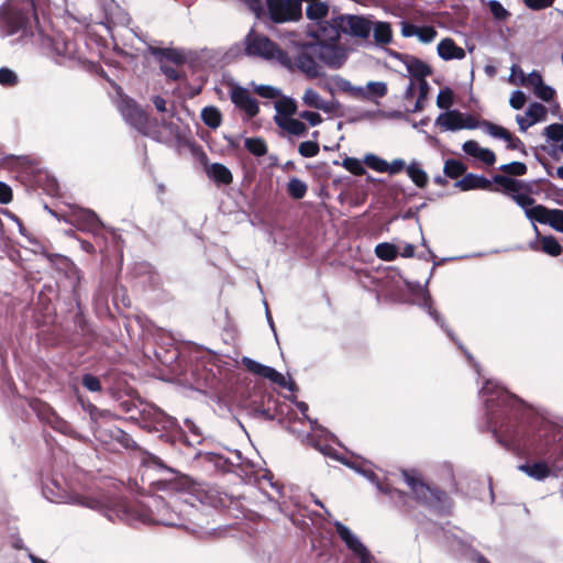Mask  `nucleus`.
Listing matches in <instances>:
<instances>
[{"instance_id":"obj_1","label":"nucleus","mask_w":563,"mask_h":563,"mask_svg":"<svg viewBox=\"0 0 563 563\" xmlns=\"http://www.w3.org/2000/svg\"><path fill=\"white\" fill-rule=\"evenodd\" d=\"M194 500L199 501L201 505H207L212 504L213 498L206 485L185 479L168 503L161 498L153 499L152 512L143 520L145 522L192 530L186 525L185 517L197 519L198 510Z\"/></svg>"},{"instance_id":"obj_2","label":"nucleus","mask_w":563,"mask_h":563,"mask_svg":"<svg viewBox=\"0 0 563 563\" xmlns=\"http://www.w3.org/2000/svg\"><path fill=\"white\" fill-rule=\"evenodd\" d=\"M119 110L133 126L158 142L169 143L181 137V131L175 121L174 112L162 118L158 123L150 120L147 114L133 100L122 99L119 103Z\"/></svg>"},{"instance_id":"obj_3","label":"nucleus","mask_w":563,"mask_h":563,"mask_svg":"<svg viewBox=\"0 0 563 563\" xmlns=\"http://www.w3.org/2000/svg\"><path fill=\"white\" fill-rule=\"evenodd\" d=\"M245 53L249 56H255L277 64L279 66H289L287 52L283 51L276 43L267 36L251 30L244 40Z\"/></svg>"},{"instance_id":"obj_4","label":"nucleus","mask_w":563,"mask_h":563,"mask_svg":"<svg viewBox=\"0 0 563 563\" xmlns=\"http://www.w3.org/2000/svg\"><path fill=\"white\" fill-rule=\"evenodd\" d=\"M43 494L52 503L74 504L90 509H98L100 507V501L98 499L69 493L62 484L55 479L48 482L44 486Z\"/></svg>"},{"instance_id":"obj_5","label":"nucleus","mask_w":563,"mask_h":563,"mask_svg":"<svg viewBox=\"0 0 563 563\" xmlns=\"http://www.w3.org/2000/svg\"><path fill=\"white\" fill-rule=\"evenodd\" d=\"M287 52L289 66H283L288 70H299L308 78H317L322 75V67L307 52V46L296 45Z\"/></svg>"},{"instance_id":"obj_6","label":"nucleus","mask_w":563,"mask_h":563,"mask_svg":"<svg viewBox=\"0 0 563 563\" xmlns=\"http://www.w3.org/2000/svg\"><path fill=\"white\" fill-rule=\"evenodd\" d=\"M434 123L443 131L474 130L479 125L475 117L456 109L441 112Z\"/></svg>"},{"instance_id":"obj_7","label":"nucleus","mask_w":563,"mask_h":563,"mask_svg":"<svg viewBox=\"0 0 563 563\" xmlns=\"http://www.w3.org/2000/svg\"><path fill=\"white\" fill-rule=\"evenodd\" d=\"M338 38L341 33L349 34L358 38H367L372 31V23L364 16L358 15H336L334 24Z\"/></svg>"},{"instance_id":"obj_8","label":"nucleus","mask_w":563,"mask_h":563,"mask_svg":"<svg viewBox=\"0 0 563 563\" xmlns=\"http://www.w3.org/2000/svg\"><path fill=\"white\" fill-rule=\"evenodd\" d=\"M266 2L269 18L276 23L297 21L301 16L300 0H267Z\"/></svg>"},{"instance_id":"obj_9","label":"nucleus","mask_w":563,"mask_h":563,"mask_svg":"<svg viewBox=\"0 0 563 563\" xmlns=\"http://www.w3.org/2000/svg\"><path fill=\"white\" fill-rule=\"evenodd\" d=\"M26 18L14 3L8 2L0 8V36H8L25 24Z\"/></svg>"},{"instance_id":"obj_10","label":"nucleus","mask_w":563,"mask_h":563,"mask_svg":"<svg viewBox=\"0 0 563 563\" xmlns=\"http://www.w3.org/2000/svg\"><path fill=\"white\" fill-rule=\"evenodd\" d=\"M336 41L319 42L317 51L319 59L330 68H340L346 60L351 49L335 44Z\"/></svg>"},{"instance_id":"obj_11","label":"nucleus","mask_w":563,"mask_h":563,"mask_svg":"<svg viewBox=\"0 0 563 563\" xmlns=\"http://www.w3.org/2000/svg\"><path fill=\"white\" fill-rule=\"evenodd\" d=\"M335 529L346 547L358 558L360 563H373V555L360 539L343 523L335 521Z\"/></svg>"},{"instance_id":"obj_12","label":"nucleus","mask_w":563,"mask_h":563,"mask_svg":"<svg viewBox=\"0 0 563 563\" xmlns=\"http://www.w3.org/2000/svg\"><path fill=\"white\" fill-rule=\"evenodd\" d=\"M241 362L252 374L267 378L280 387L292 389V384L288 383L286 377L275 368L261 364L247 356H243Z\"/></svg>"},{"instance_id":"obj_13","label":"nucleus","mask_w":563,"mask_h":563,"mask_svg":"<svg viewBox=\"0 0 563 563\" xmlns=\"http://www.w3.org/2000/svg\"><path fill=\"white\" fill-rule=\"evenodd\" d=\"M477 129H482L486 134L494 139H500L507 142V147L510 150H523V143L520 139L514 136L507 129L501 125H497L490 121H479Z\"/></svg>"},{"instance_id":"obj_14","label":"nucleus","mask_w":563,"mask_h":563,"mask_svg":"<svg viewBox=\"0 0 563 563\" xmlns=\"http://www.w3.org/2000/svg\"><path fill=\"white\" fill-rule=\"evenodd\" d=\"M230 97L234 106L243 111L247 118H253L258 113L257 101L251 96L247 89L234 86L231 89Z\"/></svg>"},{"instance_id":"obj_15","label":"nucleus","mask_w":563,"mask_h":563,"mask_svg":"<svg viewBox=\"0 0 563 563\" xmlns=\"http://www.w3.org/2000/svg\"><path fill=\"white\" fill-rule=\"evenodd\" d=\"M395 58L402 65L407 76L411 79H422L431 75V68L424 62L407 54H395Z\"/></svg>"},{"instance_id":"obj_16","label":"nucleus","mask_w":563,"mask_h":563,"mask_svg":"<svg viewBox=\"0 0 563 563\" xmlns=\"http://www.w3.org/2000/svg\"><path fill=\"white\" fill-rule=\"evenodd\" d=\"M547 114L548 110L543 104L539 102H532L529 104L525 115H516V122L519 126V130L521 132H526L530 126L545 121Z\"/></svg>"},{"instance_id":"obj_17","label":"nucleus","mask_w":563,"mask_h":563,"mask_svg":"<svg viewBox=\"0 0 563 563\" xmlns=\"http://www.w3.org/2000/svg\"><path fill=\"white\" fill-rule=\"evenodd\" d=\"M41 44L49 54L55 56L65 57L70 55L73 51V44L59 33L54 35H41Z\"/></svg>"},{"instance_id":"obj_18","label":"nucleus","mask_w":563,"mask_h":563,"mask_svg":"<svg viewBox=\"0 0 563 563\" xmlns=\"http://www.w3.org/2000/svg\"><path fill=\"white\" fill-rule=\"evenodd\" d=\"M483 397H487L485 399L487 407H493L496 405H507L512 400V396L509 395L504 388L498 386V384L492 379H487L481 390Z\"/></svg>"},{"instance_id":"obj_19","label":"nucleus","mask_w":563,"mask_h":563,"mask_svg":"<svg viewBox=\"0 0 563 563\" xmlns=\"http://www.w3.org/2000/svg\"><path fill=\"white\" fill-rule=\"evenodd\" d=\"M463 152L473 157L474 159L487 165L492 166L496 162V155L495 153L487 148L479 145L478 142L470 140L463 143L462 145Z\"/></svg>"},{"instance_id":"obj_20","label":"nucleus","mask_w":563,"mask_h":563,"mask_svg":"<svg viewBox=\"0 0 563 563\" xmlns=\"http://www.w3.org/2000/svg\"><path fill=\"white\" fill-rule=\"evenodd\" d=\"M532 216H534L536 221L550 224L554 230L563 233V210L538 206Z\"/></svg>"},{"instance_id":"obj_21","label":"nucleus","mask_w":563,"mask_h":563,"mask_svg":"<svg viewBox=\"0 0 563 563\" xmlns=\"http://www.w3.org/2000/svg\"><path fill=\"white\" fill-rule=\"evenodd\" d=\"M274 122L287 135L303 136L307 133L306 124L301 120L294 118V115H275Z\"/></svg>"},{"instance_id":"obj_22","label":"nucleus","mask_w":563,"mask_h":563,"mask_svg":"<svg viewBox=\"0 0 563 563\" xmlns=\"http://www.w3.org/2000/svg\"><path fill=\"white\" fill-rule=\"evenodd\" d=\"M302 103L306 107L313 108L317 110H321L323 112L330 113L333 111L334 106L331 101L323 99L319 92H317L312 88H307L302 95Z\"/></svg>"},{"instance_id":"obj_23","label":"nucleus","mask_w":563,"mask_h":563,"mask_svg":"<svg viewBox=\"0 0 563 563\" xmlns=\"http://www.w3.org/2000/svg\"><path fill=\"white\" fill-rule=\"evenodd\" d=\"M437 51H438V55L443 60H452V59L460 60L465 57V51L462 47L457 46L455 44V42L450 37H446V38H443L442 41H440L438 44Z\"/></svg>"},{"instance_id":"obj_24","label":"nucleus","mask_w":563,"mask_h":563,"mask_svg":"<svg viewBox=\"0 0 563 563\" xmlns=\"http://www.w3.org/2000/svg\"><path fill=\"white\" fill-rule=\"evenodd\" d=\"M492 181L484 176L476 174H466L464 177L455 183V187L462 191H468L474 189H489Z\"/></svg>"},{"instance_id":"obj_25","label":"nucleus","mask_w":563,"mask_h":563,"mask_svg":"<svg viewBox=\"0 0 563 563\" xmlns=\"http://www.w3.org/2000/svg\"><path fill=\"white\" fill-rule=\"evenodd\" d=\"M404 478L407 485L411 488L417 499L428 503V495L432 494L431 489L421 482V479L413 473L404 472Z\"/></svg>"},{"instance_id":"obj_26","label":"nucleus","mask_w":563,"mask_h":563,"mask_svg":"<svg viewBox=\"0 0 563 563\" xmlns=\"http://www.w3.org/2000/svg\"><path fill=\"white\" fill-rule=\"evenodd\" d=\"M407 175L411 181L419 188H424L429 183L428 174L421 168L417 161H412L407 166Z\"/></svg>"},{"instance_id":"obj_27","label":"nucleus","mask_w":563,"mask_h":563,"mask_svg":"<svg viewBox=\"0 0 563 563\" xmlns=\"http://www.w3.org/2000/svg\"><path fill=\"white\" fill-rule=\"evenodd\" d=\"M310 423H311V429L313 432L312 434L309 435V441H310L311 445L314 446L317 450H319L322 454L335 457L332 448H330L329 445L320 444L319 441L316 439L319 435L327 438L329 435V433L325 430L319 428V426L317 424L316 421H310Z\"/></svg>"},{"instance_id":"obj_28","label":"nucleus","mask_w":563,"mask_h":563,"mask_svg":"<svg viewBox=\"0 0 563 563\" xmlns=\"http://www.w3.org/2000/svg\"><path fill=\"white\" fill-rule=\"evenodd\" d=\"M207 174L217 183L228 185L232 181L231 172L222 164H212L208 167Z\"/></svg>"},{"instance_id":"obj_29","label":"nucleus","mask_w":563,"mask_h":563,"mask_svg":"<svg viewBox=\"0 0 563 563\" xmlns=\"http://www.w3.org/2000/svg\"><path fill=\"white\" fill-rule=\"evenodd\" d=\"M511 198L518 206H520L523 209L525 214L529 220L536 221L534 216H532V213L534 210L538 209L539 205H534V200L531 197L525 194L515 192L511 195Z\"/></svg>"},{"instance_id":"obj_30","label":"nucleus","mask_w":563,"mask_h":563,"mask_svg":"<svg viewBox=\"0 0 563 563\" xmlns=\"http://www.w3.org/2000/svg\"><path fill=\"white\" fill-rule=\"evenodd\" d=\"M201 120L211 129H217L222 123V114L217 107L209 106L201 110Z\"/></svg>"},{"instance_id":"obj_31","label":"nucleus","mask_w":563,"mask_h":563,"mask_svg":"<svg viewBox=\"0 0 563 563\" xmlns=\"http://www.w3.org/2000/svg\"><path fill=\"white\" fill-rule=\"evenodd\" d=\"M73 214L82 229H92L99 224L97 214L91 210L77 209Z\"/></svg>"},{"instance_id":"obj_32","label":"nucleus","mask_w":563,"mask_h":563,"mask_svg":"<svg viewBox=\"0 0 563 563\" xmlns=\"http://www.w3.org/2000/svg\"><path fill=\"white\" fill-rule=\"evenodd\" d=\"M373 29L375 42L377 44H389L393 40L390 24L387 22H376Z\"/></svg>"},{"instance_id":"obj_33","label":"nucleus","mask_w":563,"mask_h":563,"mask_svg":"<svg viewBox=\"0 0 563 563\" xmlns=\"http://www.w3.org/2000/svg\"><path fill=\"white\" fill-rule=\"evenodd\" d=\"M275 115L290 117L297 111V103L290 97H283L275 101Z\"/></svg>"},{"instance_id":"obj_34","label":"nucleus","mask_w":563,"mask_h":563,"mask_svg":"<svg viewBox=\"0 0 563 563\" xmlns=\"http://www.w3.org/2000/svg\"><path fill=\"white\" fill-rule=\"evenodd\" d=\"M519 470L525 472L528 476L536 479H544L549 476L550 470L544 463H534L532 465H521Z\"/></svg>"},{"instance_id":"obj_35","label":"nucleus","mask_w":563,"mask_h":563,"mask_svg":"<svg viewBox=\"0 0 563 563\" xmlns=\"http://www.w3.org/2000/svg\"><path fill=\"white\" fill-rule=\"evenodd\" d=\"M398 249L390 243H379L375 247V254L383 261H394L398 255Z\"/></svg>"},{"instance_id":"obj_36","label":"nucleus","mask_w":563,"mask_h":563,"mask_svg":"<svg viewBox=\"0 0 563 563\" xmlns=\"http://www.w3.org/2000/svg\"><path fill=\"white\" fill-rule=\"evenodd\" d=\"M417 300L419 301V305H422L428 313L438 322H441V318L438 314V312L432 308L431 306V297L430 294L426 288H420L419 292L417 294Z\"/></svg>"},{"instance_id":"obj_37","label":"nucleus","mask_w":563,"mask_h":563,"mask_svg":"<svg viewBox=\"0 0 563 563\" xmlns=\"http://www.w3.org/2000/svg\"><path fill=\"white\" fill-rule=\"evenodd\" d=\"M287 190L294 199H301L307 192V184L294 177L289 180Z\"/></svg>"},{"instance_id":"obj_38","label":"nucleus","mask_w":563,"mask_h":563,"mask_svg":"<svg viewBox=\"0 0 563 563\" xmlns=\"http://www.w3.org/2000/svg\"><path fill=\"white\" fill-rule=\"evenodd\" d=\"M453 103H454L453 91L448 87L441 89L437 96L438 108H440L444 111H449V110H451V107L453 106Z\"/></svg>"},{"instance_id":"obj_39","label":"nucleus","mask_w":563,"mask_h":563,"mask_svg":"<svg viewBox=\"0 0 563 563\" xmlns=\"http://www.w3.org/2000/svg\"><path fill=\"white\" fill-rule=\"evenodd\" d=\"M444 174L450 178H457L459 176L463 175L466 170L465 165L455 159H448L444 164Z\"/></svg>"},{"instance_id":"obj_40","label":"nucleus","mask_w":563,"mask_h":563,"mask_svg":"<svg viewBox=\"0 0 563 563\" xmlns=\"http://www.w3.org/2000/svg\"><path fill=\"white\" fill-rule=\"evenodd\" d=\"M245 147L256 156H263L267 152V146L264 140L260 137H250L245 140Z\"/></svg>"},{"instance_id":"obj_41","label":"nucleus","mask_w":563,"mask_h":563,"mask_svg":"<svg viewBox=\"0 0 563 563\" xmlns=\"http://www.w3.org/2000/svg\"><path fill=\"white\" fill-rule=\"evenodd\" d=\"M342 166L350 173L362 176L365 174L364 161L362 162L355 157H345L342 162Z\"/></svg>"},{"instance_id":"obj_42","label":"nucleus","mask_w":563,"mask_h":563,"mask_svg":"<svg viewBox=\"0 0 563 563\" xmlns=\"http://www.w3.org/2000/svg\"><path fill=\"white\" fill-rule=\"evenodd\" d=\"M364 164L377 173H386L387 169V161L371 153L364 156Z\"/></svg>"},{"instance_id":"obj_43","label":"nucleus","mask_w":563,"mask_h":563,"mask_svg":"<svg viewBox=\"0 0 563 563\" xmlns=\"http://www.w3.org/2000/svg\"><path fill=\"white\" fill-rule=\"evenodd\" d=\"M410 34H416V37L422 43H431L437 37V31L432 26L413 27Z\"/></svg>"},{"instance_id":"obj_44","label":"nucleus","mask_w":563,"mask_h":563,"mask_svg":"<svg viewBox=\"0 0 563 563\" xmlns=\"http://www.w3.org/2000/svg\"><path fill=\"white\" fill-rule=\"evenodd\" d=\"M20 82L18 74L7 67L0 68V85L3 87H15Z\"/></svg>"},{"instance_id":"obj_45","label":"nucleus","mask_w":563,"mask_h":563,"mask_svg":"<svg viewBox=\"0 0 563 563\" xmlns=\"http://www.w3.org/2000/svg\"><path fill=\"white\" fill-rule=\"evenodd\" d=\"M368 89V99L382 98L387 93V85L384 81H368L366 85Z\"/></svg>"},{"instance_id":"obj_46","label":"nucleus","mask_w":563,"mask_h":563,"mask_svg":"<svg viewBox=\"0 0 563 563\" xmlns=\"http://www.w3.org/2000/svg\"><path fill=\"white\" fill-rule=\"evenodd\" d=\"M542 251L551 256H558L562 252V247L553 236H544L541 240Z\"/></svg>"},{"instance_id":"obj_47","label":"nucleus","mask_w":563,"mask_h":563,"mask_svg":"<svg viewBox=\"0 0 563 563\" xmlns=\"http://www.w3.org/2000/svg\"><path fill=\"white\" fill-rule=\"evenodd\" d=\"M494 181L514 194L520 189V181L508 176L496 175Z\"/></svg>"},{"instance_id":"obj_48","label":"nucleus","mask_w":563,"mask_h":563,"mask_svg":"<svg viewBox=\"0 0 563 563\" xmlns=\"http://www.w3.org/2000/svg\"><path fill=\"white\" fill-rule=\"evenodd\" d=\"M544 134L549 141L558 142L563 140V124L553 123L544 129Z\"/></svg>"},{"instance_id":"obj_49","label":"nucleus","mask_w":563,"mask_h":563,"mask_svg":"<svg viewBox=\"0 0 563 563\" xmlns=\"http://www.w3.org/2000/svg\"><path fill=\"white\" fill-rule=\"evenodd\" d=\"M298 151L303 157H313L319 153V144L316 141H305L300 143Z\"/></svg>"},{"instance_id":"obj_50","label":"nucleus","mask_w":563,"mask_h":563,"mask_svg":"<svg viewBox=\"0 0 563 563\" xmlns=\"http://www.w3.org/2000/svg\"><path fill=\"white\" fill-rule=\"evenodd\" d=\"M488 8L493 16L498 21H505L509 16V12L496 0H490Z\"/></svg>"},{"instance_id":"obj_51","label":"nucleus","mask_w":563,"mask_h":563,"mask_svg":"<svg viewBox=\"0 0 563 563\" xmlns=\"http://www.w3.org/2000/svg\"><path fill=\"white\" fill-rule=\"evenodd\" d=\"M526 80L527 75L523 73V70L519 66L512 65L508 81L515 86H525Z\"/></svg>"},{"instance_id":"obj_52","label":"nucleus","mask_w":563,"mask_h":563,"mask_svg":"<svg viewBox=\"0 0 563 563\" xmlns=\"http://www.w3.org/2000/svg\"><path fill=\"white\" fill-rule=\"evenodd\" d=\"M499 168H500V170H503L507 174H511V175H516V176H521V175L526 174V172H527V166L521 162H512L509 164H505V165H501Z\"/></svg>"},{"instance_id":"obj_53","label":"nucleus","mask_w":563,"mask_h":563,"mask_svg":"<svg viewBox=\"0 0 563 563\" xmlns=\"http://www.w3.org/2000/svg\"><path fill=\"white\" fill-rule=\"evenodd\" d=\"M533 92L539 99L543 101L552 100L555 95V90L552 87L545 85L544 82L540 87H538Z\"/></svg>"},{"instance_id":"obj_54","label":"nucleus","mask_w":563,"mask_h":563,"mask_svg":"<svg viewBox=\"0 0 563 563\" xmlns=\"http://www.w3.org/2000/svg\"><path fill=\"white\" fill-rule=\"evenodd\" d=\"M527 97L521 90H515L509 99V104L511 108L519 110L523 108L526 104Z\"/></svg>"},{"instance_id":"obj_55","label":"nucleus","mask_w":563,"mask_h":563,"mask_svg":"<svg viewBox=\"0 0 563 563\" xmlns=\"http://www.w3.org/2000/svg\"><path fill=\"white\" fill-rule=\"evenodd\" d=\"M255 91L264 98L274 99L279 96V90L273 86L260 85L254 87Z\"/></svg>"},{"instance_id":"obj_56","label":"nucleus","mask_w":563,"mask_h":563,"mask_svg":"<svg viewBox=\"0 0 563 563\" xmlns=\"http://www.w3.org/2000/svg\"><path fill=\"white\" fill-rule=\"evenodd\" d=\"M357 472H360L364 477H366L372 483H375L377 489L384 494H391V490L389 488H385L377 479V476L371 471V470H362V468H355Z\"/></svg>"},{"instance_id":"obj_57","label":"nucleus","mask_w":563,"mask_h":563,"mask_svg":"<svg viewBox=\"0 0 563 563\" xmlns=\"http://www.w3.org/2000/svg\"><path fill=\"white\" fill-rule=\"evenodd\" d=\"M299 117H300V119L306 120L309 123V125H311V126H317V125L321 124L323 121L322 117L318 112H314V111H308V110L302 111V112H300Z\"/></svg>"},{"instance_id":"obj_58","label":"nucleus","mask_w":563,"mask_h":563,"mask_svg":"<svg viewBox=\"0 0 563 563\" xmlns=\"http://www.w3.org/2000/svg\"><path fill=\"white\" fill-rule=\"evenodd\" d=\"M543 84L542 76L539 71L533 70L527 75L525 87L532 88L533 91Z\"/></svg>"},{"instance_id":"obj_59","label":"nucleus","mask_w":563,"mask_h":563,"mask_svg":"<svg viewBox=\"0 0 563 563\" xmlns=\"http://www.w3.org/2000/svg\"><path fill=\"white\" fill-rule=\"evenodd\" d=\"M82 385L90 391H99L101 389L100 380L90 374L82 377Z\"/></svg>"},{"instance_id":"obj_60","label":"nucleus","mask_w":563,"mask_h":563,"mask_svg":"<svg viewBox=\"0 0 563 563\" xmlns=\"http://www.w3.org/2000/svg\"><path fill=\"white\" fill-rule=\"evenodd\" d=\"M405 168L407 169L406 162L402 158H396L391 163L387 162L386 173L396 175L401 173Z\"/></svg>"},{"instance_id":"obj_61","label":"nucleus","mask_w":563,"mask_h":563,"mask_svg":"<svg viewBox=\"0 0 563 563\" xmlns=\"http://www.w3.org/2000/svg\"><path fill=\"white\" fill-rule=\"evenodd\" d=\"M153 103H154V107L155 109L161 112V113H164L166 115H169L170 112H173L172 110H168L167 109V102L164 98L159 97V96H155L153 98Z\"/></svg>"},{"instance_id":"obj_62","label":"nucleus","mask_w":563,"mask_h":563,"mask_svg":"<svg viewBox=\"0 0 563 563\" xmlns=\"http://www.w3.org/2000/svg\"><path fill=\"white\" fill-rule=\"evenodd\" d=\"M12 199V190L10 186L0 181V203H8Z\"/></svg>"},{"instance_id":"obj_63","label":"nucleus","mask_w":563,"mask_h":563,"mask_svg":"<svg viewBox=\"0 0 563 563\" xmlns=\"http://www.w3.org/2000/svg\"><path fill=\"white\" fill-rule=\"evenodd\" d=\"M525 2L529 8L539 10L551 5L553 0H525Z\"/></svg>"},{"instance_id":"obj_64","label":"nucleus","mask_w":563,"mask_h":563,"mask_svg":"<svg viewBox=\"0 0 563 563\" xmlns=\"http://www.w3.org/2000/svg\"><path fill=\"white\" fill-rule=\"evenodd\" d=\"M351 95L360 99H368V89L366 86H353Z\"/></svg>"}]
</instances>
